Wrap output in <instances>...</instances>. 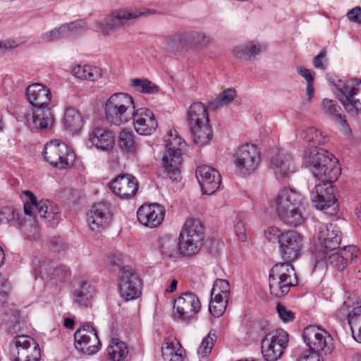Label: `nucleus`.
I'll list each match as a JSON object with an SVG mask.
<instances>
[{"label":"nucleus","instance_id":"1","mask_svg":"<svg viewBox=\"0 0 361 361\" xmlns=\"http://www.w3.org/2000/svg\"><path fill=\"white\" fill-rule=\"evenodd\" d=\"M333 158L336 159L329 152L318 148L308 149L303 157L304 164L319 180L311 192V200L314 207L320 210L337 207L332 182L337 179L338 169Z\"/></svg>","mask_w":361,"mask_h":361},{"label":"nucleus","instance_id":"2","mask_svg":"<svg viewBox=\"0 0 361 361\" xmlns=\"http://www.w3.org/2000/svg\"><path fill=\"white\" fill-rule=\"evenodd\" d=\"M303 198L290 188L281 190L271 203L277 215L286 224L297 226L304 221L301 212Z\"/></svg>","mask_w":361,"mask_h":361},{"label":"nucleus","instance_id":"3","mask_svg":"<svg viewBox=\"0 0 361 361\" xmlns=\"http://www.w3.org/2000/svg\"><path fill=\"white\" fill-rule=\"evenodd\" d=\"M166 150L162 157V167L164 173L171 180L180 179V166L183 161L182 149L185 142L178 135L176 130H170L166 137Z\"/></svg>","mask_w":361,"mask_h":361},{"label":"nucleus","instance_id":"4","mask_svg":"<svg viewBox=\"0 0 361 361\" xmlns=\"http://www.w3.org/2000/svg\"><path fill=\"white\" fill-rule=\"evenodd\" d=\"M302 338L310 351L309 355L303 356L306 361H323L321 358L322 355H328L333 351V338L327 331L317 326L306 327Z\"/></svg>","mask_w":361,"mask_h":361},{"label":"nucleus","instance_id":"5","mask_svg":"<svg viewBox=\"0 0 361 361\" xmlns=\"http://www.w3.org/2000/svg\"><path fill=\"white\" fill-rule=\"evenodd\" d=\"M231 160L240 176L247 178L258 171L262 162V156L256 145L244 143L234 149L231 154Z\"/></svg>","mask_w":361,"mask_h":361},{"label":"nucleus","instance_id":"6","mask_svg":"<svg viewBox=\"0 0 361 361\" xmlns=\"http://www.w3.org/2000/svg\"><path fill=\"white\" fill-rule=\"evenodd\" d=\"M204 240V228L200 220L190 218L185 222L179 235V248L183 255L198 252Z\"/></svg>","mask_w":361,"mask_h":361},{"label":"nucleus","instance_id":"7","mask_svg":"<svg viewBox=\"0 0 361 361\" xmlns=\"http://www.w3.org/2000/svg\"><path fill=\"white\" fill-rule=\"evenodd\" d=\"M297 278L293 266L288 262L275 264L270 270L269 283L270 293L276 298L286 295L296 283Z\"/></svg>","mask_w":361,"mask_h":361},{"label":"nucleus","instance_id":"8","mask_svg":"<svg viewBox=\"0 0 361 361\" xmlns=\"http://www.w3.org/2000/svg\"><path fill=\"white\" fill-rule=\"evenodd\" d=\"M155 13V11L150 9L142 11L136 7L123 8L113 11L109 17L97 22L96 24L102 35L109 36L120 29L126 24L127 20L136 19L142 16H147L154 14Z\"/></svg>","mask_w":361,"mask_h":361},{"label":"nucleus","instance_id":"9","mask_svg":"<svg viewBox=\"0 0 361 361\" xmlns=\"http://www.w3.org/2000/svg\"><path fill=\"white\" fill-rule=\"evenodd\" d=\"M289 342L288 334L281 329L271 331L261 341V353L265 361H277Z\"/></svg>","mask_w":361,"mask_h":361},{"label":"nucleus","instance_id":"10","mask_svg":"<svg viewBox=\"0 0 361 361\" xmlns=\"http://www.w3.org/2000/svg\"><path fill=\"white\" fill-rule=\"evenodd\" d=\"M93 104V111H99L104 107L105 113H137L133 97L124 92L111 94L105 104L103 97H97Z\"/></svg>","mask_w":361,"mask_h":361},{"label":"nucleus","instance_id":"11","mask_svg":"<svg viewBox=\"0 0 361 361\" xmlns=\"http://www.w3.org/2000/svg\"><path fill=\"white\" fill-rule=\"evenodd\" d=\"M11 356L13 361H39L41 357L38 343L32 338L20 335L13 341Z\"/></svg>","mask_w":361,"mask_h":361},{"label":"nucleus","instance_id":"12","mask_svg":"<svg viewBox=\"0 0 361 361\" xmlns=\"http://www.w3.org/2000/svg\"><path fill=\"white\" fill-rule=\"evenodd\" d=\"M44 155L50 164L59 169L66 168L75 159L74 153L68 146L56 140L45 145Z\"/></svg>","mask_w":361,"mask_h":361},{"label":"nucleus","instance_id":"13","mask_svg":"<svg viewBox=\"0 0 361 361\" xmlns=\"http://www.w3.org/2000/svg\"><path fill=\"white\" fill-rule=\"evenodd\" d=\"M336 87L343 94L341 102L348 113L361 111V81L356 79L339 80Z\"/></svg>","mask_w":361,"mask_h":361},{"label":"nucleus","instance_id":"14","mask_svg":"<svg viewBox=\"0 0 361 361\" xmlns=\"http://www.w3.org/2000/svg\"><path fill=\"white\" fill-rule=\"evenodd\" d=\"M118 290L126 300L137 299L141 293V281L137 274L129 267H123L118 274Z\"/></svg>","mask_w":361,"mask_h":361},{"label":"nucleus","instance_id":"15","mask_svg":"<svg viewBox=\"0 0 361 361\" xmlns=\"http://www.w3.org/2000/svg\"><path fill=\"white\" fill-rule=\"evenodd\" d=\"M174 315L178 319L189 322L194 319L201 309V303L196 295L186 292L174 301Z\"/></svg>","mask_w":361,"mask_h":361},{"label":"nucleus","instance_id":"16","mask_svg":"<svg viewBox=\"0 0 361 361\" xmlns=\"http://www.w3.org/2000/svg\"><path fill=\"white\" fill-rule=\"evenodd\" d=\"M188 126L193 142L202 146L207 144L212 137L208 114H189Z\"/></svg>","mask_w":361,"mask_h":361},{"label":"nucleus","instance_id":"17","mask_svg":"<svg viewBox=\"0 0 361 361\" xmlns=\"http://www.w3.org/2000/svg\"><path fill=\"white\" fill-rule=\"evenodd\" d=\"M26 194L30 200V202L24 204V214L26 216L35 219L37 215H39L49 221L58 219L60 217L59 209L53 206L49 201H42L38 203L32 192L27 191Z\"/></svg>","mask_w":361,"mask_h":361},{"label":"nucleus","instance_id":"18","mask_svg":"<svg viewBox=\"0 0 361 361\" xmlns=\"http://www.w3.org/2000/svg\"><path fill=\"white\" fill-rule=\"evenodd\" d=\"M87 221L93 231H100L107 228L112 221L113 211L111 205L102 202L93 205L90 209Z\"/></svg>","mask_w":361,"mask_h":361},{"label":"nucleus","instance_id":"19","mask_svg":"<svg viewBox=\"0 0 361 361\" xmlns=\"http://www.w3.org/2000/svg\"><path fill=\"white\" fill-rule=\"evenodd\" d=\"M74 338L76 348L88 355L94 354L99 350L100 341L96 330L90 324H84L78 329Z\"/></svg>","mask_w":361,"mask_h":361},{"label":"nucleus","instance_id":"20","mask_svg":"<svg viewBox=\"0 0 361 361\" xmlns=\"http://www.w3.org/2000/svg\"><path fill=\"white\" fill-rule=\"evenodd\" d=\"M279 252L286 262L290 263L298 258L302 250V238L294 231H288L283 233L279 240Z\"/></svg>","mask_w":361,"mask_h":361},{"label":"nucleus","instance_id":"21","mask_svg":"<svg viewBox=\"0 0 361 361\" xmlns=\"http://www.w3.org/2000/svg\"><path fill=\"white\" fill-rule=\"evenodd\" d=\"M195 176L204 195H212L219 188L221 177L219 172L208 166H200L197 168Z\"/></svg>","mask_w":361,"mask_h":361},{"label":"nucleus","instance_id":"22","mask_svg":"<svg viewBox=\"0 0 361 361\" xmlns=\"http://www.w3.org/2000/svg\"><path fill=\"white\" fill-rule=\"evenodd\" d=\"M322 256L317 257V261L326 260V263L338 271H343L355 258L357 257V249L355 245L345 246L329 256L323 250Z\"/></svg>","mask_w":361,"mask_h":361},{"label":"nucleus","instance_id":"23","mask_svg":"<svg viewBox=\"0 0 361 361\" xmlns=\"http://www.w3.org/2000/svg\"><path fill=\"white\" fill-rule=\"evenodd\" d=\"M165 209L159 204L154 203L142 205L137 212L139 222L149 228H156L159 226L164 218Z\"/></svg>","mask_w":361,"mask_h":361},{"label":"nucleus","instance_id":"24","mask_svg":"<svg viewBox=\"0 0 361 361\" xmlns=\"http://www.w3.org/2000/svg\"><path fill=\"white\" fill-rule=\"evenodd\" d=\"M270 167L278 180H282L295 171L291 156L284 150L279 151L271 156Z\"/></svg>","mask_w":361,"mask_h":361},{"label":"nucleus","instance_id":"25","mask_svg":"<svg viewBox=\"0 0 361 361\" xmlns=\"http://www.w3.org/2000/svg\"><path fill=\"white\" fill-rule=\"evenodd\" d=\"M111 190L121 198L133 197L138 190V181L130 174L120 175L109 184Z\"/></svg>","mask_w":361,"mask_h":361},{"label":"nucleus","instance_id":"26","mask_svg":"<svg viewBox=\"0 0 361 361\" xmlns=\"http://www.w3.org/2000/svg\"><path fill=\"white\" fill-rule=\"evenodd\" d=\"M318 238L322 248L334 250L341 241V232L335 224H322L319 227Z\"/></svg>","mask_w":361,"mask_h":361},{"label":"nucleus","instance_id":"27","mask_svg":"<svg viewBox=\"0 0 361 361\" xmlns=\"http://www.w3.org/2000/svg\"><path fill=\"white\" fill-rule=\"evenodd\" d=\"M25 94L30 104L39 111L47 108L51 99L49 89L39 83L29 85L26 88Z\"/></svg>","mask_w":361,"mask_h":361},{"label":"nucleus","instance_id":"28","mask_svg":"<svg viewBox=\"0 0 361 361\" xmlns=\"http://www.w3.org/2000/svg\"><path fill=\"white\" fill-rule=\"evenodd\" d=\"M222 294H226V281L216 279L211 291V300L209 310L214 317H219L226 310V302L223 301Z\"/></svg>","mask_w":361,"mask_h":361},{"label":"nucleus","instance_id":"29","mask_svg":"<svg viewBox=\"0 0 361 361\" xmlns=\"http://www.w3.org/2000/svg\"><path fill=\"white\" fill-rule=\"evenodd\" d=\"M264 49V45L259 42L249 41L235 46L232 52L236 58L252 61L256 59Z\"/></svg>","mask_w":361,"mask_h":361},{"label":"nucleus","instance_id":"30","mask_svg":"<svg viewBox=\"0 0 361 361\" xmlns=\"http://www.w3.org/2000/svg\"><path fill=\"white\" fill-rule=\"evenodd\" d=\"M95 295L94 288L89 282L82 281L73 291V302L81 307H90Z\"/></svg>","mask_w":361,"mask_h":361},{"label":"nucleus","instance_id":"31","mask_svg":"<svg viewBox=\"0 0 361 361\" xmlns=\"http://www.w3.org/2000/svg\"><path fill=\"white\" fill-rule=\"evenodd\" d=\"M298 135L299 137L307 144L309 149L317 148L318 146L324 145L329 141L326 135L312 126L302 129Z\"/></svg>","mask_w":361,"mask_h":361},{"label":"nucleus","instance_id":"32","mask_svg":"<svg viewBox=\"0 0 361 361\" xmlns=\"http://www.w3.org/2000/svg\"><path fill=\"white\" fill-rule=\"evenodd\" d=\"M144 115L145 117H142L140 114H132L135 130L140 135H151L157 128V122L154 114Z\"/></svg>","mask_w":361,"mask_h":361},{"label":"nucleus","instance_id":"33","mask_svg":"<svg viewBox=\"0 0 361 361\" xmlns=\"http://www.w3.org/2000/svg\"><path fill=\"white\" fill-rule=\"evenodd\" d=\"M90 140L93 146L102 150L109 149L114 142L111 133L102 128H94L90 135Z\"/></svg>","mask_w":361,"mask_h":361},{"label":"nucleus","instance_id":"34","mask_svg":"<svg viewBox=\"0 0 361 361\" xmlns=\"http://www.w3.org/2000/svg\"><path fill=\"white\" fill-rule=\"evenodd\" d=\"M35 271L42 278L47 277L50 280H55L56 282H63L71 276L70 270L66 266L49 268V272H47V267L44 264L42 267L39 268L35 267Z\"/></svg>","mask_w":361,"mask_h":361},{"label":"nucleus","instance_id":"35","mask_svg":"<svg viewBox=\"0 0 361 361\" xmlns=\"http://www.w3.org/2000/svg\"><path fill=\"white\" fill-rule=\"evenodd\" d=\"M162 357L165 361H183L184 349L176 341H165L161 347Z\"/></svg>","mask_w":361,"mask_h":361},{"label":"nucleus","instance_id":"36","mask_svg":"<svg viewBox=\"0 0 361 361\" xmlns=\"http://www.w3.org/2000/svg\"><path fill=\"white\" fill-rule=\"evenodd\" d=\"M159 251L164 258H176L182 254L179 248V242L169 235L163 236L160 239Z\"/></svg>","mask_w":361,"mask_h":361},{"label":"nucleus","instance_id":"37","mask_svg":"<svg viewBox=\"0 0 361 361\" xmlns=\"http://www.w3.org/2000/svg\"><path fill=\"white\" fill-rule=\"evenodd\" d=\"M27 126L32 130L47 128L54 123L52 114H25Z\"/></svg>","mask_w":361,"mask_h":361},{"label":"nucleus","instance_id":"38","mask_svg":"<svg viewBox=\"0 0 361 361\" xmlns=\"http://www.w3.org/2000/svg\"><path fill=\"white\" fill-rule=\"evenodd\" d=\"M106 353L109 359L114 361H121L127 357L128 350L124 342L112 340L106 349Z\"/></svg>","mask_w":361,"mask_h":361},{"label":"nucleus","instance_id":"39","mask_svg":"<svg viewBox=\"0 0 361 361\" xmlns=\"http://www.w3.org/2000/svg\"><path fill=\"white\" fill-rule=\"evenodd\" d=\"M182 34L185 48L190 47H203L209 42V38L202 32L192 31L183 32Z\"/></svg>","mask_w":361,"mask_h":361},{"label":"nucleus","instance_id":"40","mask_svg":"<svg viewBox=\"0 0 361 361\" xmlns=\"http://www.w3.org/2000/svg\"><path fill=\"white\" fill-rule=\"evenodd\" d=\"M82 114H64L62 123L64 128L71 134H75L80 131L83 126Z\"/></svg>","mask_w":361,"mask_h":361},{"label":"nucleus","instance_id":"41","mask_svg":"<svg viewBox=\"0 0 361 361\" xmlns=\"http://www.w3.org/2000/svg\"><path fill=\"white\" fill-rule=\"evenodd\" d=\"M118 144L124 150L133 152L135 150L137 142L133 131L124 129L118 135Z\"/></svg>","mask_w":361,"mask_h":361},{"label":"nucleus","instance_id":"42","mask_svg":"<svg viewBox=\"0 0 361 361\" xmlns=\"http://www.w3.org/2000/svg\"><path fill=\"white\" fill-rule=\"evenodd\" d=\"M130 85L144 94H154L159 91L158 86L147 79L133 78Z\"/></svg>","mask_w":361,"mask_h":361},{"label":"nucleus","instance_id":"43","mask_svg":"<svg viewBox=\"0 0 361 361\" xmlns=\"http://www.w3.org/2000/svg\"><path fill=\"white\" fill-rule=\"evenodd\" d=\"M0 220L3 223L15 222L22 225V214L10 206L3 207L0 211Z\"/></svg>","mask_w":361,"mask_h":361},{"label":"nucleus","instance_id":"44","mask_svg":"<svg viewBox=\"0 0 361 361\" xmlns=\"http://www.w3.org/2000/svg\"><path fill=\"white\" fill-rule=\"evenodd\" d=\"M5 320L6 321L10 332L12 334H18L20 332L23 322L19 315V312L16 310L11 309L6 315Z\"/></svg>","mask_w":361,"mask_h":361},{"label":"nucleus","instance_id":"45","mask_svg":"<svg viewBox=\"0 0 361 361\" xmlns=\"http://www.w3.org/2000/svg\"><path fill=\"white\" fill-rule=\"evenodd\" d=\"M164 48L169 52H175L184 49L183 34H176L166 38L164 41Z\"/></svg>","mask_w":361,"mask_h":361},{"label":"nucleus","instance_id":"46","mask_svg":"<svg viewBox=\"0 0 361 361\" xmlns=\"http://www.w3.org/2000/svg\"><path fill=\"white\" fill-rule=\"evenodd\" d=\"M245 214H238L234 217V228L235 234L239 240L245 242L247 239L244 224Z\"/></svg>","mask_w":361,"mask_h":361},{"label":"nucleus","instance_id":"47","mask_svg":"<svg viewBox=\"0 0 361 361\" xmlns=\"http://www.w3.org/2000/svg\"><path fill=\"white\" fill-rule=\"evenodd\" d=\"M214 334L211 332L203 338L200 345L197 349V354L202 357H207L213 348L214 341H215Z\"/></svg>","mask_w":361,"mask_h":361},{"label":"nucleus","instance_id":"48","mask_svg":"<svg viewBox=\"0 0 361 361\" xmlns=\"http://www.w3.org/2000/svg\"><path fill=\"white\" fill-rule=\"evenodd\" d=\"M331 120L334 121L336 127L344 135H349L351 133V130L347 123L345 115L342 114H330Z\"/></svg>","mask_w":361,"mask_h":361},{"label":"nucleus","instance_id":"49","mask_svg":"<svg viewBox=\"0 0 361 361\" xmlns=\"http://www.w3.org/2000/svg\"><path fill=\"white\" fill-rule=\"evenodd\" d=\"M348 324L351 330L361 326V306L354 307L348 315Z\"/></svg>","mask_w":361,"mask_h":361},{"label":"nucleus","instance_id":"50","mask_svg":"<svg viewBox=\"0 0 361 361\" xmlns=\"http://www.w3.org/2000/svg\"><path fill=\"white\" fill-rule=\"evenodd\" d=\"M25 236V238L29 240H33L37 239L39 237V233L38 228L34 225L32 223L27 226L26 222L23 223L22 221V225L19 226Z\"/></svg>","mask_w":361,"mask_h":361},{"label":"nucleus","instance_id":"51","mask_svg":"<svg viewBox=\"0 0 361 361\" xmlns=\"http://www.w3.org/2000/svg\"><path fill=\"white\" fill-rule=\"evenodd\" d=\"M131 114H105L106 119L111 125L120 126L126 123L129 119Z\"/></svg>","mask_w":361,"mask_h":361},{"label":"nucleus","instance_id":"52","mask_svg":"<svg viewBox=\"0 0 361 361\" xmlns=\"http://www.w3.org/2000/svg\"><path fill=\"white\" fill-rule=\"evenodd\" d=\"M282 235H283V233L274 226H271L264 231V235L270 243L277 242L279 243V240H281Z\"/></svg>","mask_w":361,"mask_h":361},{"label":"nucleus","instance_id":"53","mask_svg":"<svg viewBox=\"0 0 361 361\" xmlns=\"http://www.w3.org/2000/svg\"><path fill=\"white\" fill-rule=\"evenodd\" d=\"M276 310L279 317L283 322H289L294 319V313L292 311L287 310L284 306L278 304L276 306Z\"/></svg>","mask_w":361,"mask_h":361},{"label":"nucleus","instance_id":"54","mask_svg":"<svg viewBox=\"0 0 361 361\" xmlns=\"http://www.w3.org/2000/svg\"><path fill=\"white\" fill-rule=\"evenodd\" d=\"M67 25L69 27L68 30L71 35L85 31L87 27L86 23L82 20L67 23Z\"/></svg>","mask_w":361,"mask_h":361},{"label":"nucleus","instance_id":"55","mask_svg":"<svg viewBox=\"0 0 361 361\" xmlns=\"http://www.w3.org/2000/svg\"><path fill=\"white\" fill-rule=\"evenodd\" d=\"M322 110L326 113H337L341 110V107L337 105L336 101L324 99L322 104Z\"/></svg>","mask_w":361,"mask_h":361},{"label":"nucleus","instance_id":"56","mask_svg":"<svg viewBox=\"0 0 361 361\" xmlns=\"http://www.w3.org/2000/svg\"><path fill=\"white\" fill-rule=\"evenodd\" d=\"M69 27L67 25V23L61 25L59 27H55L54 29L51 30L52 33L54 35V39L55 41L59 40L61 39H63L64 37H67L71 35L69 32Z\"/></svg>","mask_w":361,"mask_h":361},{"label":"nucleus","instance_id":"57","mask_svg":"<svg viewBox=\"0 0 361 361\" xmlns=\"http://www.w3.org/2000/svg\"><path fill=\"white\" fill-rule=\"evenodd\" d=\"M226 101V90H224L221 94L219 98H216L213 101L210 102L207 110H209L212 111H216L219 109V107L224 105V102Z\"/></svg>","mask_w":361,"mask_h":361},{"label":"nucleus","instance_id":"58","mask_svg":"<svg viewBox=\"0 0 361 361\" xmlns=\"http://www.w3.org/2000/svg\"><path fill=\"white\" fill-rule=\"evenodd\" d=\"M87 73L86 80L90 81H95L102 77V70L96 66H92L89 65L87 67Z\"/></svg>","mask_w":361,"mask_h":361},{"label":"nucleus","instance_id":"59","mask_svg":"<svg viewBox=\"0 0 361 361\" xmlns=\"http://www.w3.org/2000/svg\"><path fill=\"white\" fill-rule=\"evenodd\" d=\"M347 17L350 21L361 25V8L357 6L351 9L347 13Z\"/></svg>","mask_w":361,"mask_h":361},{"label":"nucleus","instance_id":"60","mask_svg":"<svg viewBox=\"0 0 361 361\" xmlns=\"http://www.w3.org/2000/svg\"><path fill=\"white\" fill-rule=\"evenodd\" d=\"M296 70L298 73L306 80L307 83L313 82L314 80V73L312 71L307 69L303 66H298Z\"/></svg>","mask_w":361,"mask_h":361},{"label":"nucleus","instance_id":"61","mask_svg":"<svg viewBox=\"0 0 361 361\" xmlns=\"http://www.w3.org/2000/svg\"><path fill=\"white\" fill-rule=\"evenodd\" d=\"M87 67L89 65H85L83 66H77L73 69V75L76 78L81 80H86L87 73Z\"/></svg>","mask_w":361,"mask_h":361},{"label":"nucleus","instance_id":"62","mask_svg":"<svg viewBox=\"0 0 361 361\" xmlns=\"http://www.w3.org/2000/svg\"><path fill=\"white\" fill-rule=\"evenodd\" d=\"M50 244L53 247V250L54 252H61L65 249V244L63 238L59 236L54 237L51 241Z\"/></svg>","mask_w":361,"mask_h":361},{"label":"nucleus","instance_id":"63","mask_svg":"<svg viewBox=\"0 0 361 361\" xmlns=\"http://www.w3.org/2000/svg\"><path fill=\"white\" fill-rule=\"evenodd\" d=\"M18 46V43L14 40L6 39L0 41V54L5 51L13 49Z\"/></svg>","mask_w":361,"mask_h":361},{"label":"nucleus","instance_id":"64","mask_svg":"<svg viewBox=\"0 0 361 361\" xmlns=\"http://www.w3.org/2000/svg\"><path fill=\"white\" fill-rule=\"evenodd\" d=\"M325 53L321 52L317 56L314 58L313 63L315 68L324 70L326 68V65L324 63Z\"/></svg>","mask_w":361,"mask_h":361}]
</instances>
